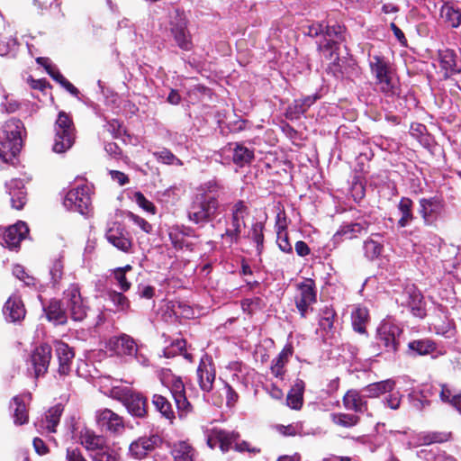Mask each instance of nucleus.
I'll list each match as a JSON object with an SVG mask.
<instances>
[{
	"label": "nucleus",
	"mask_w": 461,
	"mask_h": 461,
	"mask_svg": "<svg viewBox=\"0 0 461 461\" xmlns=\"http://www.w3.org/2000/svg\"><path fill=\"white\" fill-rule=\"evenodd\" d=\"M368 320V312L366 308H357L352 313V325L358 333L366 332V324Z\"/></svg>",
	"instance_id": "50"
},
{
	"label": "nucleus",
	"mask_w": 461,
	"mask_h": 461,
	"mask_svg": "<svg viewBox=\"0 0 461 461\" xmlns=\"http://www.w3.org/2000/svg\"><path fill=\"white\" fill-rule=\"evenodd\" d=\"M44 311L49 321H54L56 324L66 323L68 312L61 307L59 301H51Z\"/></svg>",
	"instance_id": "44"
},
{
	"label": "nucleus",
	"mask_w": 461,
	"mask_h": 461,
	"mask_svg": "<svg viewBox=\"0 0 461 461\" xmlns=\"http://www.w3.org/2000/svg\"><path fill=\"white\" fill-rule=\"evenodd\" d=\"M401 401L402 394L399 392H394L384 398V404L392 410H397L400 407Z\"/></svg>",
	"instance_id": "63"
},
{
	"label": "nucleus",
	"mask_w": 461,
	"mask_h": 461,
	"mask_svg": "<svg viewBox=\"0 0 461 461\" xmlns=\"http://www.w3.org/2000/svg\"><path fill=\"white\" fill-rule=\"evenodd\" d=\"M197 382L203 393H210L216 378V371L212 358L204 355L196 370Z\"/></svg>",
	"instance_id": "16"
},
{
	"label": "nucleus",
	"mask_w": 461,
	"mask_h": 461,
	"mask_svg": "<svg viewBox=\"0 0 461 461\" xmlns=\"http://www.w3.org/2000/svg\"><path fill=\"white\" fill-rule=\"evenodd\" d=\"M55 352L59 360V374L61 375H68L71 370V365L75 357L72 348L63 341L55 342Z\"/></svg>",
	"instance_id": "23"
},
{
	"label": "nucleus",
	"mask_w": 461,
	"mask_h": 461,
	"mask_svg": "<svg viewBox=\"0 0 461 461\" xmlns=\"http://www.w3.org/2000/svg\"><path fill=\"white\" fill-rule=\"evenodd\" d=\"M368 229V223L363 222H350L342 224L334 235V240L337 241L343 240H352L362 233H366Z\"/></svg>",
	"instance_id": "30"
},
{
	"label": "nucleus",
	"mask_w": 461,
	"mask_h": 461,
	"mask_svg": "<svg viewBox=\"0 0 461 461\" xmlns=\"http://www.w3.org/2000/svg\"><path fill=\"white\" fill-rule=\"evenodd\" d=\"M171 454L174 457V461H196V452L186 441H177L174 443Z\"/></svg>",
	"instance_id": "36"
},
{
	"label": "nucleus",
	"mask_w": 461,
	"mask_h": 461,
	"mask_svg": "<svg viewBox=\"0 0 461 461\" xmlns=\"http://www.w3.org/2000/svg\"><path fill=\"white\" fill-rule=\"evenodd\" d=\"M305 384L302 379H296L286 397V404L294 410H300L303 402Z\"/></svg>",
	"instance_id": "40"
},
{
	"label": "nucleus",
	"mask_w": 461,
	"mask_h": 461,
	"mask_svg": "<svg viewBox=\"0 0 461 461\" xmlns=\"http://www.w3.org/2000/svg\"><path fill=\"white\" fill-rule=\"evenodd\" d=\"M438 59L445 78L460 72L461 68L457 65L456 55L454 50L449 49L439 50Z\"/></svg>",
	"instance_id": "32"
},
{
	"label": "nucleus",
	"mask_w": 461,
	"mask_h": 461,
	"mask_svg": "<svg viewBox=\"0 0 461 461\" xmlns=\"http://www.w3.org/2000/svg\"><path fill=\"white\" fill-rule=\"evenodd\" d=\"M63 205L69 211L86 215L91 206L90 188L82 185L69 190L65 195Z\"/></svg>",
	"instance_id": "12"
},
{
	"label": "nucleus",
	"mask_w": 461,
	"mask_h": 461,
	"mask_svg": "<svg viewBox=\"0 0 461 461\" xmlns=\"http://www.w3.org/2000/svg\"><path fill=\"white\" fill-rule=\"evenodd\" d=\"M6 188L11 196L12 207L16 210H22L26 203V192L23 180L12 179L6 183Z\"/></svg>",
	"instance_id": "29"
},
{
	"label": "nucleus",
	"mask_w": 461,
	"mask_h": 461,
	"mask_svg": "<svg viewBox=\"0 0 461 461\" xmlns=\"http://www.w3.org/2000/svg\"><path fill=\"white\" fill-rule=\"evenodd\" d=\"M168 236L173 247L176 249L193 250L194 243L188 241L187 238H195V230L185 225H176L170 228Z\"/></svg>",
	"instance_id": "19"
},
{
	"label": "nucleus",
	"mask_w": 461,
	"mask_h": 461,
	"mask_svg": "<svg viewBox=\"0 0 461 461\" xmlns=\"http://www.w3.org/2000/svg\"><path fill=\"white\" fill-rule=\"evenodd\" d=\"M461 396V393H455L452 389H450L447 385H442L441 391H440V399L445 402H449L453 406H455L457 409V405L456 404L454 399Z\"/></svg>",
	"instance_id": "62"
},
{
	"label": "nucleus",
	"mask_w": 461,
	"mask_h": 461,
	"mask_svg": "<svg viewBox=\"0 0 461 461\" xmlns=\"http://www.w3.org/2000/svg\"><path fill=\"white\" fill-rule=\"evenodd\" d=\"M136 203L141 207L144 211L154 214L156 212V207L149 201L142 193L136 192L133 195Z\"/></svg>",
	"instance_id": "59"
},
{
	"label": "nucleus",
	"mask_w": 461,
	"mask_h": 461,
	"mask_svg": "<svg viewBox=\"0 0 461 461\" xmlns=\"http://www.w3.org/2000/svg\"><path fill=\"white\" fill-rule=\"evenodd\" d=\"M166 375L178 414L181 418L185 417L192 411V405L186 398L185 384L180 377L174 376L168 371H167Z\"/></svg>",
	"instance_id": "14"
},
{
	"label": "nucleus",
	"mask_w": 461,
	"mask_h": 461,
	"mask_svg": "<svg viewBox=\"0 0 461 461\" xmlns=\"http://www.w3.org/2000/svg\"><path fill=\"white\" fill-rule=\"evenodd\" d=\"M297 294L294 303L302 317H305L309 307L317 300L315 282L311 278H305L296 285Z\"/></svg>",
	"instance_id": "13"
},
{
	"label": "nucleus",
	"mask_w": 461,
	"mask_h": 461,
	"mask_svg": "<svg viewBox=\"0 0 461 461\" xmlns=\"http://www.w3.org/2000/svg\"><path fill=\"white\" fill-rule=\"evenodd\" d=\"M317 98L316 95H308L302 99L294 100L286 109V118L289 120L299 119L314 104Z\"/></svg>",
	"instance_id": "35"
},
{
	"label": "nucleus",
	"mask_w": 461,
	"mask_h": 461,
	"mask_svg": "<svg viewBox=\"0 0 461 461\" xmlns=\"http://www.w3.org/2000/svg\"><path fill=\"white\" fill-rule=\"evenodd\" d=\"M0 28L5 31L0 32V55L5 56L15 49L17 41L13 37L11 30H6L5 23L2 17H0Z\"/></svg>",
	"instance_id": "43"
},
{
	"label": "nucleus",
	"mask_w": 461,
	"mask_h": 461,
	"mask_svg": "<svg viewBox=\"0 0 461 461\" xmlns=\"http://www.w3.org/2000/svg\"><path fill=\"white\" fill-rule=\"evenodd\" d=\"M36 62L41 66H43L50 75V77L54 79L59 84L62 85L67 79L59 71L57 67L53 65L49 58L40 57L36 59Z\"/></svg>",
	"instance_id": "51"
},
{
	"label": "nucleus",
	"mask_w": 461,
	"mask_h": 461,
	"mask_svg": "<svg viewBox=\"0 0 461 461\" xmlns=\"http://www.w3.org/2000/svg\"><path fill=\"white\" fill-rule=\"evenodd\" d=\"M107 347L118 356H132L137 351L136 343L128 335L111 338Z\"/></svg>",
	"instance_id": "25"
},
{
	"label": "nucleus",
	"mask_w": 461,
	"mask_h": 461,
	"mask_svg": "<svg viewBox=\"0 0 461 461\" xmlns=\"http://www.w3.org/2000/svg\"><path fill=\"white\" fill-rule=\"evenodd\" d=\"M75 141V128L68 114L60 112L55 123V140L53 151L64 153L69 149Z\"/></svg>",
	"instance_id": "8"
},
{
	"label": "nucleus",
	"mask_w": 461,
	"mask_h": 461,
	"mask_svg": "<svg viewBox=\"0 0 461 461\" xmlns=\"http://www.w3.org/2000/svg\"><path fill=\"white\" fill-rule=\"evenodd\" d=\"M221 188V185L215 178L203 182L195 188L187 209L189 221L204 226L216 218L220 208L216 194Z\"/></svg>",
	"instance_id": "1"
},
{
	"label": "nucleus",
	"mask_w": 461,
	"mask_h": 461,
	"mask_svg": "<svg viewBox=\"0 0 461 461\" xmlns=\"http://www.w3.org/2000/svg\"><path fill=\"white\" fill-rule=\"evenodd\" d=\"M412 201L408 197H402L397 209L401 214L400 219L398 220V226L401 228L407 227L410 223L414 220V215L412 212Z\"/></svg>",
	"instance_id": "42"
},
{
	"label": "nucleus",
	"mask_w": 461,
	"mask_h": 461,
	"mask_svg": "<svg viewBox=\"0 0 461 461\" xmlns=\"http://www.w3.org/2000/svg\"><path fill=\"white\" fill-rule=\"evenodd\" d=\"M249 213V207L243 201L240 200L232 205L230 218L226 222L225 231L221 235L222 246L230 248L239 243L241 231L246 226L245 218Z\"/></svg>",
	"instance_id": "4"
},
{
	"label": "nucleus",
	"mask_w": 461,
	"mask_h": 461,
	"mask_svg": "<svg viewBox=\"0 0 461 461\" xmlns=\"http://www.w3.org/2000/svg\"><path fill=\"white\" fill-rule=\"evenodd\" d=\"M384 249L382 236L378 233L372 234L370 238H368L364 242V252L365 256L368 259L377 258Z\"/></svg>",
	"instance_id": "41"
},
{
	"label": "nucleus",
	"mask_w": 461,
	"mask_h": 461,
	"mask_svg": "<svg viewBox=\"0 0 461 461\" xmlns=\"http://www.w3.org/2000/svg\"><path fill=\"white\" fill-rule=\"evenodd\" d=\"M408 348L417 355L424 356L431 354L432 357L444 355L446 352L442 347H438L433 340L429 339L412 340L409 342Z\"/></svg>",
	"instance_id": "26"
},
{
	"label": "nucleus",
	"mask_w": 461,
	"mask_h": 461,
	"mask_svg": "<svg viewBox=\"0 0 461 461\" xmlns=\"http://www.w3.org/2000/svg\"><path fill=\"white\" fill-rule=\"evenodd\" d=\"M129 219L145 233H150L153 230V227L149 222L134 213L131 212L129 214Z\"/></svg>",
	"instance_id": "61"
},
{
	"label": "nucleus",
	"mask_w": 461,
	"mask_h": 461,
	"mask_svg": "<svg viewBox=\"0 0 461 461\" xmlns=\"http://www.w3.org/2000/svg\"><path fill=\"white\" fill-rule=\"evenodd\" d=\"M334 60L329 65L327 68V73L332 75L337 79H342L348 77V68L344 65V61H342L339 54L335 51Z\"/></svg>",
	"instance_id": "49"
},
{
	"label": "nucleus",
	"mask_w": 461,
	"mask_h": 461,
	"mask_svg": "<svg viewBox=\"0 0 461 461\" xmlns=\"http://www.w3.org/2000/svg\"><path fill=\"white\" fill-rule=\"evenodd\" d=\"M203 433L206 444L212 449L218 446L223 453L232 448L239 452L249 450L247 442H238L239 434L234 431L212 428L211 429H206Z\"/></svg>",
	"instance_id": "6"
},
{
	"label": "nucleus",
	"mask_w": 461,
	"mask_h": 461,
	"mask_svg": "<svg viewBox=\"0 0 461 461\" xmlns=\"http://www.w3.org/2000/svg\"><path fill=\"white\" fill-rule=\"evenodd\" d=\"M28 233L29 228L26 223L18 221L5 230L3 235L4 245L11 249H16Z\"/></svg>",
	"instance_id": "21"
},
{
	"label": "nucleus",
	"mask_w": 461,
	"mask_h": 461,
	"mask_svg": "<svg viewBox=\"0 0 461 461\" xmlns=\"http://www.w3.org/2000/svg\"><path fill=\"white\" fill-rule=\"evenodd\" d=\"M120 447L106 444L102 450L92 454L93 461H121Z\"/></svg>",
	"instance_id": "48"
},
{
	"label": "nucleus",
	"mask_w": 461,
	"mask_h": 461,
	"mask_svg": "<svg viewBox=\"0 0 461 461\" xmlns=\"http://www.w3.org/2000/svg\"><path fill=\"white\" fill-rule=\"evenodd\" d=\"M335 312L333 310L326 308L322 311V315L320 320V326L324 330H330L333 327Z\"/></svg>",
	"instance_id": "60"
},
{
	"label": "nucleus",
	"mask_w": 461,
	"mask_h": 461,
	"mask_svg": "<svg viewBox=\"0 0 461 461\" xmlns=\"http://www.w3.org/2000/svg\"><path fill=\"white\" fill-rule=\"evenodd\" d=\"M132 393L133 392L131 390V388L122 385H113L109 390V395L112 398L122 402V403L125 402V401Z\"/></svg>",
	"instance_id": "56"
},
{
	"label": "nucleus",
	"mask_w": 461,
	"mask_h": 461,
	"mask_svg": "<svg viewBox=\"0 0 461 461\" xmlns=\"http://www.w3.org/2000/svg\"><path fill=\"white\" fill-rule=\"evenodd\" d=\"M95 420L97 426L111 434H120L124 430L123 420L110 409H103L96 411Z\"/></svg>",
	"instance_id": "17"
},
{
	"label": "nucleus",
	"mask_w": 461,
	"mask_h": 461,
	"mask_svg": "<svg viewBox=\"0 0 461 461\" xmlns=\"http://www.w3.org/2000/svg\"><path fill=\"white\" fill-rule=\"evenodd\" d=\"M123 404L134 417L143 418L147 414L146 399L140 393H132Z\"/></svg>",
	"instance_id": "37"
},
{
	"label": "nucleus",
	"mask_w": 461,
	"mask_h": 461,
	"mask_svg": "<svg viewBox=\"0 0 461 461\" xmlns=\"http://www.w3.org/2000/svg\"><path fill=\"white\" fill-rule=\"evenodd\" d=\"M440 17L448 26L458 28L461 25V6L454 2H447L440 8Z\"/></svg>",
	"instance_id": "34"
},
{
	"label": "nucleus",
	"mask_w": 461,
	"mask_h": 461,
	"mask_svg": "<svg viewBox=\"0 0 461 461\" xmlns=\"http://www.w3.org/2000/svg\"><path fill=\"white\" fill-rule=\"evenodd\" d=\"M223 151L232 153V160L239 167L249 164L254 158L253 150L241 143H230L223 148Z\"/></svg>",
	"instance_id": "28"
},
{
	"label": "nucleus",
	"mask_w": 461,
	"mask_h": 461,
	"mask_svg": "<svg viewBox=\"0 0 461 461\" xmlns=\"http://www.w3.org/2000/svg\"><path fill=\"white\" fill-rule=\"evenodd\" d=\"M418 212L427 226L434 225L446 213V203L438 196L420 198Z\"/></svg>",
	"instance_id": "11"
},
{
	"label": "nucleus",
	"mask_w": 461,
	"mask_h": 461,
	"mask_svg": "<svg viewBox=\"0 0 461 461\" xmlns=\"http://www.w3.org/2000/svg\"><path fill=\"white\" fill-rule=\"evenodd\" d=\"M402 334L401 327L391 319L383 320L376 328L375 347L385 353L395 354Z\"/></svg>",
	"instance_id": "5"
},
{
	"label": "nucleus",
	"mask_w": 461,
	"mask_h": 461,
	"mask_svg": "<svg viewBox=\"0 0 461 461\" xmlns=\"http://www.w3.org/2000/svg\"><path fill=\"white\" fill-rule=\"evenodd\" d=\"M170 34L176 45L184 51L194 49L192 35L187 28V20L184 12L174 9L169 14Z\"/></svg>",
	"instance_id": "7"
},
{
	"label": "nucleus",
	"mask_w": 461,
	"mask_h": 461,
	"mask_svg": "<svg viewBox=\"0 0 461 461\" xmlns=\"http://www.w3.org/2000/svg\"><path fill=\"white\" fill-rule=\"evenodd\" d=\"M51 357L52 349L49 344L35 348L26 361L28 374L35 378L43 376L48 371Z\"/></svg>",
	"instance_id": "10"
},
{
	"label": "nucleus",
	"mask_w": 461,
	"mask_h": 461,
	"mask_svg": "<svg viewBox=\"0 0 461 461\" xmlns=\"http://www.w3.org/2000/svg\"><path fill=\"white\" fill-rule=\"evenodd\" d=\"M4 314L6 321L16 322L25 316V309L23 301L18 295H12L4 306Z\"/></svg>",
	"instance_id": "27"
},
{
	"label": "nucleus",
	"mask_w": 461,
	"mask_h": 461,
	"mask_svg": "<svg viewBox=\"0 0 461 461\" xmlns=\"http://www.w3.org/2000/svg\"><path fill=\"white\" fill-rule=\"evenodd\" d=\"M62 302L73 321H82L86 317L88 306L81 295L78 285L71 284L64 291Z\"/></svg>",
	"instance_id": "9"
},
{
	"label": "nucleus",
	"mask_w": 461,
	"mask_h": 461,
	"mask_svg": "<svg viewBox=\"0 0 461 461\" xmlns=\"http://www.w3.org/2000/svg\"><path fill=\"white\" fill-rule=\"evenodd\" d=\"M366 395L361 394L357 390H348L343 397V405L348 411L363 413L367 410Z\"/></svg>",
	"instance_id": "33"
},
{
	"label": "nucleus",
	"mask_w": 461,
	"mask_h": 461,
	"mask_svg": "<svg viewBox=\"0 0 461 461\" xmlns=\"http://www.w3.org/2000/svg\"><path fill=\"white\" fill-rule=\"evenodd\" d=\"M395 386V382L392 379H387L376 383L370 384L364 388L366 396L375 398L385 393L392 392Z\"/></svg>",
	"instance_id": "45"
},
{
	"label": "nucleus",
	"mask_w": 461,
	"mask_h": 461,
	"mask_svg": "<svg viewBox=\"0 0 461 461\" xmlns=\"http://www.w3.org/2000/svg\"><path fill=\"white\" fill-rule=\"evenodd\" d=\"M369 68L375 86L387 96L399 95V84L390 62L380 55L369 57Z\"/></svg>",
	"instance_id": "2"
},
{
	"label": "nucleus",
	"mask_w": 461,
	"mask_h": 461,
	"mask_svg": "<svg viewBox=\"0 0 461 461\" xmlns=\"http://www.w3.org/2000/svg\"><path fill=\"white\" fill-rule=\"evenodd\" d=\"M107 240L118 249L129 252L131 248V240L128 233L117 223H113L106 231Z\"/></svg>",
	"instance_id": "24"
},
{
	"label": "nucleus",
	"mask_w": 461,
	"mask_h": 461,
	"mask_svg": "<svg viewBox=\"0 0 461 461\" xmlns=\"http://www.w3.org/2000/svg\"><path fill=\"white\" fill-rule=\"evenodd\" d=\"M401 304L410 309L414 316L422 318L425 315L423 296L414 286H408L402 294Z\"/></svg>",
	"instance_id": "20"
},
{
	"label": "nucleus",
	"mask_w": 461,
	"mask_h": 461,
	"mask_svg": "<svg viewBox=\"0 0 461 461\" xmlns=\"http://www.w3.org/2000/svg\"><path fill=\"white\" fill-rule=\"evenodd\" d=\"M30 401V395H20L13 398L11 407L14 409V421L16 425H23L28 422L27 402Z\"/></svg>",
	"instance_id": "39"
},
{
	"label": "nucleus",
	"mask_w": 461,
	"mask_h": 461,
	"mask_svg": "<svg viewBox=\"0 0 461 461\" xmlns=\"http://www.w3.org/2000/svg\"><path fill=\"white\" fill-rule=\"evenodd\" d=\"M250 236L257 245V250L261 253L264 243V224L262 222H256L252 225Z\"/></svg>",
	"instance_id": "55"
},
{
	"label": "nucleus",
	"mask_w": 461,
	"mask_h": 461,
	"mask_svg": "<svg viewBox=\"0 0 461 461\" xmlns=\"http://www.w3.org/2000/svg\"><path fill=\"white\" fill-rule=\"evenodd\" d=\"M49 273L53 286L59 285L64 274V256L62 254H58L50 259Z\"/></svg>",
	"instance_id": "46"
},
{
	"label": "nucleus",
	"mask_w": 461,
	"mask_h": 461,
	"mask_svg": "<svg viewBox=\"0 0 461 461\" xmlns=\"http://www.w3.org/2000/svg\"><path fill=\"white\" fill-rule=\"evenodd\" d=\"M155 155L157 158L162 163L176 166L183 165L182 161L168 149H164L160 151L156 152Z\"/></svg>",
	"instance_id": "57"
},
{
	"label": "nucleus",
	"mask_w": 461,
	"mask_h": 461,
	"mask_svg": "<svg viewBox=\"0 0 461 461\" xmlns=\"http://www.w3.org/2000/svg\"><path fill=\"white\" fill-rule=\"evenodd\" d=\"M446 440V435L439 432H421L417 435V443L420 446L430 445L432 443L443 442Z\"/></svg>",
	"instance_id": "53"
},
{
	"label": "nucleus",
	"mask_w": 461,
	"mask_h": 461,
	"mask_svg": "<svg viewBox=\"0 0 461 461\" xmlns=\"http://www.w3.org/2000/svg\"><path fill=\"white\" fill-rule=\"evenodd\" d=\"M345 40V30L342 26L335 24L324 25L323 40L319 43V50L330 51V58L337 51L338 45Z\"/></svg>",
	"instance_id": "18"
},
{
	"label": "nucleus",
	"mask_w": 461,
	"mask_h": 461,
	"mask_svg": "<svg viewBox=\"0 0 461 461\" xmlns=\"http://www.w3.org/2000/svg\"><path fill=\"white\" fill-rule=\"evenodd\" d=\"M62 409L59 405L51 407L46 413L44 418L36 423L39 429H46L48 432H55L56 427L59 422Z\"/></svg>",
	"instance_id": "38"
},
{
	"label": "nucleus",
	"mask_w": 461,
	"mask_h": 461,
	"mask_svg": "<svg viewBox=\"0 0 461 461\" xmlns=\"http://www.w3.org/2000/svg\"><path fill=\"white\" fill-rule=\"evenodd\" d=\"M23 129V122L17 119H11L3 125L0 133V158L4 162H12L20 152Z\"/></svg>",
	"instance_id": "3"
},
{
	"label": "nucleus",
	"mask_w": 461,
	"mask_h": 461,
	"mask_svg": "<svg viewBox=\"0 0 461 461\" xmlns=\"http://www.w3.org/2000/svg\"><path fill=\"white\" fill-rule=\"evenodd\" d=\"M162 442V438L157 433L140 437L130 444L129 453L135 459H143L160 447Z\"/></svg>",
	"instance_id": "15"
},
{
	"label": "nucleus",
	"mask_w": 461,
	"mask_h": 461,
	"mask_svg": "<svg viewBox=\"0 0 461 461\" xmlns=\"http://www.w3.org/2000/svg\"><path fill=\"white\" fill-rule=\"evenodd\" d=\"M108 297L113 305L117 308V311H127L130 308V302L128 298L121 292L110 291L108 292Z\"/></svg>",
	"instance_id": "54"
},
{
	"label": "nucleus",
	"mask_w": 461,
	"mask_h": 461,
	"mask_svg": "<svg viewBox=\"0 0 461 461\" xmlns=\"http://www.w3.org/2000/svg\"><path fill=\"white\" fill-rule=\"evenodd\" d=\"M113 276L115 281V285L122 290V292H127L131 288V282L126 278L122 269H114Z\"/></svg>",
	"instance_id": "58"
},
{
	"label": "nucleus",
	"mask_w": 461,
	"mask_h": 461,
	"mask_svg": "<svg viewBox=\"0 0 461 461\" xmlns=\"http://www.w3.org/2000/svg\"><path fill=\"white\" fill-rule=\"evenodd\" d=\"M294 354V348L291 343H287L278 356L272 360L270 370L276 378L284 379L285 374V366Z\"/></svg>",
	"instance_id": "31"
},
{
	"label": "nucleus",
	"mask_w": 461,
	"mask_h": 461,
	"mask_svg": "<svg viewBox=\"0 0 461 461\" xmlns=\"http://www.w3.org/2000/svg\"><path fill=\"white\" fill-rule=\"evenodd\" d=\"M80 444L89 452V455L97 453L107 444L104 436L97 435L94 430L84 429L79 433Z\"/></svg>",
	"instance_id": "22"
},
{
	"label": "nucleus",
	"mask_w": 461,
	"mask_h": 461,
	"mask_svg": "<svg viewBox=\"0 0 461 461\" xmlns=\"http://www.w3.org/2000/svg\"><path fill=\"white\" fill-rule=\"evenodd\" d=\"M331 420L339 426L350 428L357 425L359 421L358 416L348 413H332Z\"/></svg>",
	"instance_id": "52"
},
{
	"label": "nucleus",
	"mask_w": 461,
	"mask_h": 461,
	"mask_svg": "<svg viewBox=\"0 0 461 461\" xmlns=\"http://www.w3.org/2000/svg\"><path fill=\"white\" fill-rule=\"evenodd\" d=\"M64 461H88L77 447H68Z\"/></svg>",
	"instance_id": "64"
},
{
	"label": "nucleus",
	"mask_w": 461,
	"mask_h": 461,
	"mask_svg": "<svg viewBox=\"0 0 461 461\" xmlns=\"http://www.w3.org/2000/svg\"><path fill=\"white\" fill-rule=\"evenodd\" d=\"M151 402L155 409L159 411L163 417L170 420V422L173 421L175 419V412L171 403L167 397L158 393H155L152 396Z\"/></svg>",
	"instance_id": "47"
}]
</instances>
